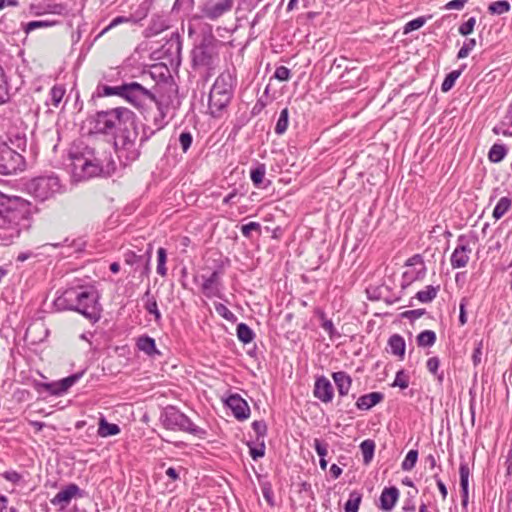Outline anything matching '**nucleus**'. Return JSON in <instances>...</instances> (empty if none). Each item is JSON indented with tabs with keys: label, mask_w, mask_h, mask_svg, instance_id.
Instances as JSON below:
<instances>
[{
	"label": "nucleus",
	"mask_w": 512,
	"mask_h": 512,
	"mask_svg": "<svg viewBox=\"0 0 512 512\" xmlns=\"http://www.w3.org/2000/svg\"><path fill=\"white\" fill-rule=\"evenodd\" d=\"M96 129L103 134L114 136L116 153L125 165L138 159L140 155L138 130L135 114L126 107H117L96 114Z\"/></svg>",
	"instance_id": "1"
},
{
	"label": "nucleus",
	"mask_w": 512,
	"mask_h": 512,
	"mask_svg": "<svg viewBox=\"0 0 512 512\" xmlns=\"http://www.w3.org/2000/svg\"><path fill=\"white\" fill-rule=\"evenodd\" d=\"M71 159L73 175L79 180L109 173L112 164L109 152L89 145L77 146Z\"/></svg>",
	"instance_id": "2"
},
{
	"label": "nucleus",
	"mask_w": 512,
	"mask_h": 512,
	"mask_svg": "<svg viewBox=\"0 0 512 512\" xmlns=\"http://www.w3.org/2000/svg\"><path fill=\"white\" fill-rule=\"evenodd\" d=\"M54 305L60 311H76L92 322L101 316L98 296L92 287H70L54 300Z\"/></svg>",
	"instance_id": "3"
},
{
	"label": "nucleus",
	"mask_w": 512,
	"mask_h": 512,
	"mask_svg": "<svg viewBox=\"0 0 512 512\" xmlns=\"http://www.w3.org/2000/svg\"><path fill=\"white\" fill-rule=\"evenodd\" d=\"M166 88L167 83L157 84L150 90L140 83L132 81L119 86H104L103 92L106 96L116 95L122 97L138 110H142L148 103H152Z\"/></svg>",
	"instance_id": "4"
},
{
	"label": "nucleus",
	"mask_w": 512,
	"mask_h": 512,
	"mask_svg": "<svg viewBox=\"0 0 512 512\" xmlns=\"http://www.w3.org/2000/svg\"><path fill=\"white\" fill-rule=\"evenodd\" d=\"M24 220L22 210L15 203L0 193V241L8 244L20 233L19 225Z\"/></svg>",
	"instance_id": "5"
},
{
	"label": "nucleus",
	"mask_w": 512,
	"mask_h": 512,
	"mask_svg": "<svg viewBox=\"0 0 512 512\" xmlns=\"http://www.w3.org/2000/svg\"><path fill=\"white\" fill-rule=\"evenodd\" d=\"M162 425L172 431L189 433L199 439H205L207 431L192 422V420L174 406L166 407L160 416Z\"/></svg>",
	"instance_id": "6"
},
{
	"label": "nucleus",
	"mask_w": 512,
	"mask_h": 512,
	"mask_svg": "<svg viewBox=\"0 0 512 512\" xmlns=\"http://www.w3.org/2000/svg\"><path fill=\"white\" fill-rule=\"evenodd\" d=\"M233 94V77L230 73L220 74L209 94V109L213 116H219L230 103Z\"/></svg>",
	"instance_id": "7"
},
{
	"label": "nucleus",
	"mask_w": 512,
	"mask_h": 512,
	"mask_svg": "<svg viewBox=\"0 0 512 512\" xmlns=\"http://www.w3.org/2000/svg\"><path fill=\"white\" fill-rule=\"evenodd\" d=\"M218 43L213 35L204 36L200 44L192 50L193 65L213 69L218 62Z\"/></svg>",
	"instance_id": "8"
},
{
	"label": "nucleus",
	"mask_w": 512,
	"mask_h": 512,
	"mask_svg": "<svg viewBox=\"0 0 512 512\" xmlns=\"http://www.w3.org/2000/svg\"><path fill=\"white\" fill-rule=\"evenodd\" d=\"M27 191L34 198L45 201L63 191L60 180L55 175L39 176L26 185Z\"/></svg>",
	"instance_id": "9"
},
{
	"label": "nucleus",
	"mask_w": 512,
	"mask_h": 512,
	"mask_svg": "<svg viewBox=\"0 0 512 512\" xmlns=\"http://www.w3.org/2000/svg\"><path fill=\"white\" fill-rule=\"evenodd\" d=\"M177 98V88L173 83H167V88L159 94V96L152 102L156 105L157 115L153 117L154 129L150 130V134L164 128L167 124V115L170 108H175V100Z\"/></svg>",
	"instance_id": "10"
},
{
	"label": "nucleus",
	"mask_w": 512,
	"mask_h": 512,
	"mask_svg": "<svg viewBox=\"0 0 512 512\" xmlns=\"http://www.w3.org/2000/svg\"><path fill=\"white\" fill-rule=\"evenodd\" d=\"M24 164V158L20 152L12 148L7 142L0 143V174H14L22 170Z\"/></svg>",
	"instance_id": "11"
},
{
	"label": "nucleus",
	"mask_w": 512,
	"mask_h": 512,
	"mask_svg": "<svg viewBox=\"0 0 512 512\" xmlns=\"http://www.w3.org/2000/svg\"><path fill=\"white\" fill-rule=\"evenodd\" d=\"M234 2L235 0H204L199 6L200 16H194V18L217 21L231 12Z\"/></svg>",
	"instance_id": "12"
},
{
	"label": "nucleus",
	"mask_w": 512,
	"mask_h": 512,
	"mask_svg": "<svg viewBox=\"0 0 512 512\" xmlns=\"http://www.w3.org/2000/svg\"><path fill=\"white\" fill-rule=\"evenodd\" d=\"M83 372L75 373L59 381L51 383H38L37 389H44L54 396H61L65 394L79 379L82 377Z\"/></svg>",
	"instance_id": "13"
},
{
	"label": "nucleus",
	"mask_w": 512,
	"mask_h": 512,
	"mask_svg": "<svg viewBox=\"0 0 512 512\" xmlns=\"http://www.w3.org/2000/svg\"><path fill=\"white\" fill-rule=\"evenodd\" d=\"M472 250L468 243H464V237L458 238V244L454 249L450 262L453 269H459L465 267L469 260Z\"/></svg>",
	"instance_id": "14"
},
{
	"label": "nucleus",
	"mask_w": 512,
	"mask_h": 512,
	"mask_svg": "<svg viewBox=\"0 0 512 512\" xmlns=\"http://www.w3.org/2000/svg\"><path fill=\"white\" fill-rule=\"evenodd\" d=\"M201 279V290L206 297H220L221 272L219 270L213 271L209 276L202 275Z\"/></svg>",
	"instance_id": "15"
},
{
	"label": "nucleus",
	"mask_w": 512,
	"mask_h": 512,
	"mask_svg": "<svg viewBox=\"0 0 512 512\" xmlns=\"http://www.w3.org/2000/svg\"><path fill=\"white\" fill-rule=\"evenodd\" d=\"M314 396L324 403L332 401L334 396V389L331 382L324 376L316 379L314 385Z\"/></svg>",
	"instance_id": "16"
},
{
	"label": "nucleus",
	"mask_w": 512,
	"mask_h": 512,
	"mask_svg": "<svg viewBox=\"0 0 512 512\" xmlns=\"http://www.w3.org/2000/svg\"><path fill=\"white\" fill-rule=\"evenodd\" d=\"M79 492L80 489L76 484H69L51 499V503L59 506L60 509H65Z\"/></svg>",
	"instance_id": "17"
},
{
	"label": "nucleus",
	"mask_w": 512,
	"mask_h": 512,
	"mask_svg": "<svg viewBox=\"0 0 512 512\" xmlns=\"http://www.w3.org/2000/svg\"><path fill=\"white\" fill-rule=\"evenodd\" d=\"M226 403L238 420H245L249 417L250 408L247 402L239 395L229 396Z\"/></svg>",
	"instance_id": "18"
},
{
	"label": "nucleus",
	"mask_w": 512,
	"mask_h": 512,
	"mask_svg": "<svg viewBox=\"0 0 512 512\" xmlns=\"http://www.w3.org/2000/svg\"><path fill=\"white\" fill-rule=\"evenodd\" d=\"M399 498L398 488L386 487L382 490L380 495V509L383 511H391Z\"/></svg>",
	"instance_id": "19"
},
{
	"label": "nucleus",
	"mask_w": 512,
	"mask_h": 512,
	"mask_svg": "<svg viewBox=\"0 0 512 512\" xmlns=\"http://www.w3.org/2000/svg\"><path fill=\"white\" fill-rule=\"evenodd\" d=\"M406 266H418L417 273L415 276H410L409 271L404 272L403 278L407 283H411L413 281L420 280L424 277L426 268H425L423 258L421 257V255L416 254V255L412 256L411 258H409L406 261Z\"/></svg>",
	"instance_id": "20"
},
{
	"label": "nucleus",
	"mask_w": 512,
	"mask_h": 512,
	"mask_svg": "<svg viewBox=\"0 0 512 512\" xmlns=\"http://www.w3.org/2000/svg\"><path fill=\"white\" fill-rule=\"evenodd\" d=\"M332 378L340 396H346L352 385L351 377L344 371L334 372Z\"/></svg>",
	"instance_id": "21"
},
{
	"label": "nucleus",
	"mask_w": 512,
	"mask_h": 512,
	"mask_svg": "<svg viewBox=\"0 0 512 512\" xmlns=\"http://www.w3.org/2000/svg\"><path fill=\"white\" fill-rule=\"evenodd\" d=\"M384 396L380 392H371L365 395H362L358 398L356 402V407L359 410H369L373 406L377 405L383 400Z\"/></svg>",
	"instance_id": "22"
},
{
	"label": "nucleus",
	"mask_w": 512,
	"mask_h": 512,
	"mask_svg": "<svg viewBox=\"0 0 512 512\" xmlns=\"http://www.w3.org/2000/svg\"><path fill=\"white\" fill-rule=\"evenodd\" d=\"M138 349L148 356L160 355V352L156 348L155 340L149 336H141L138 338L136 343Z\"/></svg>",
	"instance_id": "23"
},
{
	"label": "nucleus",
	"mask_w": 512,
	"mask_h": 512,
	"mask_svg": "<svg viewBox=\"0 0 512 512\" xmlns=\"http://www.w3.org/2000/svg\"><path fill=\"white\" fill-rule=\"evenodd\" d=\"M12 148H14L18 152H23L27 146V138L24 133L9 132L7 135L6 141Z\"/></svg>",
	"instance_id": "24"
},
{
	"label": "nucleus",
	"mask_w": 512,
	"mask_h": 512,
	"mask_svg": "<svg viewBox=\"0 0 512 512\" xmlns=\"http://www.w3.org/2000/svg\"><path fill=\"white\" fill-rule=\"evenodd\" d=\"M390 351L393 355L403 358L405 354V340L402 336L394 334L389 338L388 341Z\"/></svg>",
	"instance_id": "25"
},
{
	"label": "nucleus",
	"mask_w": 512,
	"mask_h": 512,
	"mask_svg": "<svg viewBox=\"0 0 512 512\" xmlns=\"http://www.w3.org/2000/svg\"><path fill=\"white\" fill-rule=\"evenodd\" d=\"M120 433V427L117 424L108 423L104 417L99 420L98 435L100 437L114 436Z\"/></svg>",
	"instance_id": "26"
},
{
	"label": "nucleus",
	"mask_w": 512,
	"mask_h": 512,
	"mask_svg": "<svg viewBox=\"0 0 512 512\" xmlns=\"http://www.w3.org/2000/svg\"><path fill=\"white\" fill-rule=\"evenodd\" d=\"M266 174V166L263 163L257 164L256 167L251 169L250 178L255 187L261 188Z\"/></svg>",
	"instance_id": "27"
},
{
	"label": "nucleus",
	"mask_w": 512,
	"mask_h": 512,
	"mask_svg": "<svg viewBox=\"0 0 512 512\" xmlns=\"http://www.w3.org/2000/svg\"><path fill=\"white\" fill-rule=\"evenodd\" d=\"M65 93L66 89L63 85H54L50 90L49 100L47 101V104H51L54 107H58Z\"/></svg>",
	"instance_id": "28"
},
{
	"label": "nucleus",
	"mask_w": 512,
	"mask_h": 512,
	"mask_svg": "<svg viewBox=\"0 0 512 512\" xmlns=\"http://www.w3.org/2000/svg\"><path fill=\"white\" fill-rule=\"evenodd\" d=\"M511 205L512 200L509 197H501L493 210V217L499 220L511 208Z\"/></svg>",
	"instance_id": "29"
},
{
	"label": "nucleus",
	"mask_w": 512,
	"mask_h": 512,
	"mask_svg": "<svg viewBox=\"0 0 512 512\" xmlns=\"http://www.w3.org/2000/svg\"><path fill=\"white\" fill-rule=\"evenodd\" d=\"M507 154V149L502 144H494L488 153V158L493 163L501 162Z\"/></svg>",
	"instance_id": "30"
},
{
	"label": "nucleus",
	"mask_w": 512,
	"mask_h": 512,
	"mask_svg": "<svg viewBox=\"0 0 512 512\" xmlns=\"http://www.w3.org/2000/svg\"><path fill=\"white\" fill-rule=\"evenodd\" d=\"M144 298L147 299L144 305L145 309L148 313L154 315L156 321H159L161 319V313L158 310L157 302L155 298L151 296L149 289L145 292Z\"/></svg>",
	"instance_id": "31"
},
{
	"label": "nucleus",
	"mask_w": 512,
	"mask_h": 512,
	"mask_svg": "<svg viewBox=\"0 0 512 512\" xmlns=\"http://www.w3.org/2000/svg\"><path fill=\"white\" fill-rule=\"evenodd\" d=\"M360 450L363 456V461L365 464H368L371 462L373 456H374V450H375V443L373 440L367 439L364 440L360 444Z\"/></svg>",
	"instance_id": "32"
},
{
	"label": "nucleus",
	"mask_w": 512,
	"mask_h": 512,
	"mask_svg": "<svg viewBox=\"0 0 512 512\" xmlns=\"http://www.w3.org/2000/svg\"><path fill=\"white\" fill-rule=\"evenodd\" d=\"M236 331L238 339L245 344L250 343L255 336L252 329L245 323L238 324Z\"/></svg>",
	"instance_id": "33"
},
{
	"label": "nucleus",
	"mask_w": 512,
	"mask_h": 512,
	"mask_svg": "<svg viewBox=\"0 0 512 512\" xmlns=\"http://www.w3.org/2000/svg\"><path fill=\"white\" fill-rule=\"evenodd\" d=\"M436 341V334L432 330H424L417 336V344L421 347H431Z\"/></svg>",
	"instance_id": "34"
},
{
	"label": "nucleus",
	"mask_w": 512,
	"mask_h": 512,
	"mask_svg": "<svg viewBox=\"0 0 512 512\" xmlns=\"http://www.w3.org/2000/svg\"><path fill=\"white\" fill-rule=\"evenodd\" d=\"M362 495L357 491H352L349 495V499L345 503V512H358Z\"/></svg>",
	"instance_id": "35"
},
{
	"label": "nucleus",
	"mask_w": 512,
	"mask_h": 512,
	"mask_svg": "<svg viewBox=\"0 0 512 512\" xmlns=\"http://www.w3.org/2000/svg\"><path fill=\"white\" fill-rule=\"evenodd\" d=\"M460 486L463 494H468L470 469L467 463L462 462L459 467Z\"/></svg>",
	"instance_id": "36"
},
{
	"label": "nucleus",
	"mask_w": 512,
	"mask_h": 512,
	"mask_svg": "<svg viewBox=\"0 0 512 512\" xmlns=\"http://www.w3.org/2000/svg\"><path fill=\"white\" fill-rule=\"evenodd\" d=\"M289 124V111L287 108L281 110L279 118L275 126V133L282 135L286 132Z\"/></svg>",
	"instance_id": "37"
},
{
	"label": "nucleus",
	"mask_w": 512,
	"mask_h": 512,
	"mask_svg": "<svg viewBox=\"0 0 512 512\" xmlns=\"http://www.w3.org/2000/svg\"><path fill=\"white\" fill-rule=\"evenodd\" d=\"M510 3L506 0H498L489 4L488 11L491 14L502 15L510 10Z\"/></svg>",
	"instance_id": "38"
},
{
	"label": "nucleus",
	"mask_w": 512,
	"mask_h": 512,
	"mask_svg": "<svg viewBox=\"0 0 512 512\" xmlns=\"http://www.w3.org/2000/svg\"><path fill=\"white\" fill-rule=\"evenodd\" d=\"M438 292V287H434L432 285L426 286L424 290L419 291L416 294L417 299L422 303L431 302L436 296Z\"/></svg>",
	"instance_id": "39"
},
{
	"label": "nucleus",
	"mask_w": 512,
	"mask_h": 512,
	"mask_svg": "<svg viewBox=\"0 0 512 512\" xmlns=\"http://www.w3.org/2000/svg\"><path fill=\"white\" fill-rule=\"evenodd\" d=\"M59 24L56 20H39V21H31L27 23L24 27L25 33H30L34 31L35 29L39 28H48Z\"/></svg>",
	"instance_id": "40"
},
{
	"label": "nucleus",
	"mask_w": 512,
	"mask_h": 512,
	"mask_svg": "<svg viewBox=\"0 0 512 512\" xmlns=\"http://www.w3.org/2000/svg\"><path fill=\"white\" fill-rule=\"evenodd\" d=\"M169 27L166 19L161 16L154 17L149 26L152 35H157Z\"/></svg>",
	"instance_id": "41"
},
{
	"label": "nucleus",
	"mask_w": 512,
	"mask_h": 512,
	"mask_svg": "<svg viewBox=\"0 0 512 512\" xmlns=\"http://www.w3.org/2000/svg\"><path fill=\"white\" fill-rule=\"evenodd\" d=\"M167 252L166 249L160 247L157 250V273L164 277L167 274L166 268Z\"/></svg>",
	"instance_id": "42"
},
{
	"label": "nucleus",
	"mask_w": 512,
	"mask_h": 512,
	"mask_svg": "<svg viewBox=\"0 0 512 512\" xmlns=\"http://www.w3.org/2000/svg\"><path fill=\"white\" fill-rule=\"evenodd\" d=\"M320 317L322 320L321 327L328 333L329 338L331 340L339 338L340 334L335 329L333 322L325 318L324 312L320 313Z\"/></svg>",
	"instance_id": "43"
},
{
	"label": "nucleus",
	"mask_w": 512,
	"mask_h": 512,
	"mask_svg": "<svg viewBox=\"0 0 512 512\" xmlns=\"http://www.w3.org/2000/svg\"><path fill=\"white\" fill-rule=\"evenodd\" d=\"M417 459H418V451L417 450L411 449L410 451H408L405 459L403 460V462L401 464L402 470L403 471L412 470L416 465Z\"/></svg>",
	"instance_id": "44"
},
{
	"label": "nucleus",
	"mask_w": 512,
	"mask_h": 512,
	"mask_svg": "<svg viewBox=\"0 0 512 512\" xmlns=\"http://www.w3.org/2000/svg\"><path fill=\"white\" fill-rule=\"evenodd\" d=\"M460 75H461V70H454V71L450 72L445 77V79L441 85V90L443 92H448L449 90H451Z\"/></svg>",
	"instance_id": "45"
},
{
	"label": "nucleus",
	"mask_w": 512,
	"mask_h": 512,
	"mask_svg": "<svg viewBox=\"0 0 512 512\" xmlns=\"http://www.w3.org/2000/svg\"><path fill=\"white\" fill-rule=\"evenodd\" d=\"M194 7V0H176L172 7L173 12L189 13Z\"/></svg>",
	"instance_id": "46"
},
{
	"label": "nucleus",
	"mask_w": 512,
	"mask_h": 512,
	"mask_svg": "<svg viewBox=\"0 0 512 512\" xmlns=\"http://www.w3.org/2000/svg\"><path fill=\"white\" fill-rule=\"evenodd\" d=\"M440 361L437 357H431L427 360V369L430 373L437 377L439 382L443 381V373L438 374Z\"/></svg>",
	"instance_id": "47"
},
{
	"label": "nucleus",
	"mask_w": 512,
	"mask_h": 512,
	"mask_svg": "<svg viewBox=\"0 0 512 512\" xmlns=\"http://www.w3.org/2000/svg\"><path fill=\"white\" fill-rule=\"evenodd\" d=\"M426 23V19L424 17L415 18L409 22H407L403 28V33L408 34L414 30L420 29Z\"/></svg>",
	"instance_id": "48"
},
{
	"label": "nucleus",
	"mask_w": 512,
	"mask_h": 512,
	"mask_svg": "<svg viewBox=\"0 0 512 512\" xmlns=\"http://www.w3.org/2000/svg\"><path fill=\"white\" fill-rule=\"evenodd\" d=\"M475 46H476V40L474 38L467 39L464 42L463 46L458 51L457 58L458 59L466 58L469 55V53L474 49Z\"/></svg>",
	"instance_id": "49"
},
{
	"label": "nucleus",
	"mask_w": 512,
	"mask_h": 512,
	"mask_svg": "<svg viewBox=\"0 0 512 512\" xmlns=\"http://www.w3.org/2000/svg\"><path fill=\"white\" fill-rule=\"evenodd\" d=\"M392 386L406 389L409 386V376L403 370L398 371Z\"/></svg>",
	"instance_id": "50"
},
{
	"label": "nucleus",
	"mask_w": 512,
	"mask_h": 512,
	"mask_svg": "<svg viewBox=\"0 0 512 512\" xmlns=\"http://www.w3.org/2000/svg\"><path fill=\"white\" fill-rule=\"evenodd\" d=\"M143 259H144V255H140L139 256V255H136L132 251H129V252L124 254V262L127 265L135 266V270L138 269L139 264L142 262Z\"/></svg>",
	"instance_id": "51"
},
{
	"label": "nucleus",
	"mask_w": 512,
	"mask_h": 512,
	"mask_svg": "<svg viewBox=\"0 0 512 512\" xmlns=\"http://www.w3.org/2000/svg\"><path fill=\"white\" fill-rule=\"evenodd\" d=\"M193 142V136L189 131H183L179 136V144L183 152H187Z\"/></svg>",
	"instance_id": "52"
},
{
	"label": "nucleus",
	"mask_w": 512,
	"mask_h": 512,
	"mask_svg": "<svg viewBox=\"0 0 512 512\" xmlns=\"http://www.w3.org/2000/svg\"><path fill=\"white\" fill-rule=\"evenodd\" d=\"M253 231L260 233L261 225L258 222H249L241 227V233L246 238H250Z\"/></svg>",
	"instance_id": "53"
},
{
	"label": "nucleus",
	"mask_w": 512,
	"mask_h": 512,
	"mask_svg": "<svg viewBox=\"0 0 512 512\" xmlns=\"http://www.w3.org/2000/svg\"><path fill=\"white\" fill-rule=\"evenodd\" d=\"M475 25L476 19L474 17H470L466 22L459 26V33L463 36H467L473 32Z\"/></svg>",
	"instance_id": "54"
},
{
	"label": "nucleus",
	"mask_w": 512,
	"mask_h": 512,
	"mask_svg": "<svg viewBox=\"0 0 512 512\" xmlns=\"http://www.w3.org/2000/svg\"><path fill=\"white\" fill-rule=\"evenodd\" d=\"M130 19L128 17H124V16H118L116 18H114L110 24L108 26H106L98 35L96 38H99L101 36H103L104 34H106L109 30H111L112 28L120 25V24H123V23H127L129 22Z\"/></svg>",
	"instance_id": "55"
},
{
	"label": "nucleus",
	"mask_w": 512,
	"mask_h": 512,
	"mask_svg": "<svg viewBox=\"0 0 512 512\" xmlns=\"http://www.w3.org/2000/svg\"><path fill=\"white\" fill-rule=\"evenodd\" d=\"M215 309L217 311V313L222 316L224 319L228 320V321H234L236 320V316L234 315V313L232 311H230L224 304H217L215 306Z\"/></svg>",
	"instance_id": "56"
},
{
	"label": "nucleus",
	"mask_w": 512,
	"mask_h": 512,
	"mask_svg": "<svg viewBox=\"0 0 512 512\" xmlns=\"http://www.w3.org/2000/svg\"><path fill=\"white\" fill-rule=\"evenodd\" d=\"M47 13L56 14V15H66L67 7L62 3L49 4L47 6Z\"/></svg>",
	"instance_id": "57"
},
{
	"label": "nucleus",
	"mask_w": 512,
	"mask_h": 512,
	"mask_svg": "<svg viewBox=\"0 0 512 512\" xmlns=\"http://www.w3.org/2000/svg\"><path fill=\"white\" fill-rule=\"evenodd\" d=\"M291 76L290 70L285 66H279L276 68L274 77L279 81H287Z\"/></svg>",
	"instance_id": "58"
},
{
	"label": "nucleus",
	"mask_w": 512,
	"mask_h": 512,
	"mask_svg": "<svg viewBox=\"0 0 512 512\" xmlns=\"http://www.w3.org/2000/svg\"><path fill=\"white\" fill-rule=\"evenodd\" d=\"M259 3L260 2H256V0H240L238 3L237 11H252Z\"/></svg>",
	"instance_id": "59"
},
{
	"label": "nucleus",
	"mask_w": 512,
	"mask_h": 512,
	"mask_svg": "<svg viewBox=\"0 0 512 512\" xmlns=\"http://www.w3.org/2000/svg\"><path fill=\"white\" fill-rule=\"evenodd\" d=\"M252 428L258 437H264L267 432V425L264 421H254Z\"/></svg>",
	"instance_id": "60"
},
{
	"label": "nucleus",
	"mask_w": 512,
	"mask_h": 512,
	"mask_svg": "<svg viewBox=\"0 0 512 512\" xmlns=\"http://www.w3.org/2000/svg\"><path fill=\"white\" fill-rule=\"evenodd\" d=\"M2 477L4 479H6L7 481L12 482L14 484H17L22 480V475L14 470L5 471L4 473H2Z\"/></svg>",
	"instance_id": "61"
},
{
	"label": "nucleus",
	"mask_w": 512,
	"mask_h": 512,
	"mask_svg": "<svg viewBox=\"0 0 512 512\" xmlns=\"http://www.w3.org/2000/svg\"><path fill=\"white\" fill-rule=\"evenodd\" d=\"M468 2V0H452L449 1L445 6L444 9L446 10H461L465 6V4Z\"/></svg>",
	"instance_id": "62"
},
{
	"label": "nucleus",
	"mask_w": 512,
	"mask_h": 512,
	"mask_svg": "<svg viewBox=\"0 0 512 512\" xmlns=\"http://www.w3.org/2000/svg\"><path fill=\"white\" fill-rule=\"evenodd\" d=\"M327 444L322 443L319 439H314V448L319 457H326L328 453Z\"/></svg>",
	"instance_id": "63"
},
{
	"label": "nucleus",
	"mask_w": 512,
	"mask_h": 512,
	"mask_svg": "<svg viewBox=\"0 0 512 512\" xmlns=\"http://www.w3.org/2000/svg\"><path fill=\"white\" fill-rule=\"evenodd\" d=\"M265 454V445L264 442H262L257 447H250V455L254 460H257L258 458L263 457Z\"/></svg>",
	"instance_id": "64"
}]
</instances>
